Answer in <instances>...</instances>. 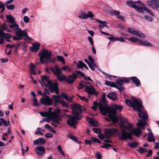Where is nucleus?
Instances as JSON below:
<instances>
[{"label": "nucleus", "mask_w": 159, "mask_h": 159, "mask_svg": "<svg viewBox=\"0 0 159 159\" xmlns=\"http://www.w3.org/2000/svg\"><path fill=\"white\" fill-rule=\"evenodd\" d=\"M70 106L74 116H67V117L69 119L67 123L68 125L76 128L75 125L78 124V120L81 119V112L85 111L86 110L84 107L77 103L72 104Z\"/></svg>", "instance_id": "f257e3e1"}, {"label": "nucleus", "mask_w": 159, "mask_h": 159, "mask_svg": "<svg viewBox=\"0 0 159 159\" xmlns=\"http://www.w3.org/2000/svg\"><path fill=\"white\" fill-rule=\"evenodd\" d=\"M41 80L40 81L41 85L48 88L49 91L53 93L55 92L57 94H59L58 84L57 80L53 81L51 80L49 77L46 75L42 76Z\"/></svg>", "instance_id": "f03ea898"}, {"label": "nucleus", "mask_w": 159, "mask_h": 159, "mask_svg": "<svg viewBox=\"0 0 159 159\" xmlns=\"http://www.w3.org/2000/svg\"><path fill=\"white\" fill-rule=\"evenodd\" d=\"M122 107L121 106L116 104H113L111 106H103L100 104L99 107V110L101 114L103 116H105L107 113L111 112L113 113L112 116L114 119L116 120L115 115L116 116L117 113L116 110L121 111L122 109Z\"/></svg>", "instance_id": "7ed1b4c3"}, {"label": "nucleus", "mask_w": 159, "mask_h": 159, "mask_svg": "<svg viewBox=\"0 0 159 159\" xmlns=\"http://www.w3.org/2000/svg\"><path fill=\"white\" fill-rule=\"evenodd\" d=\"M127 126L124 125H121L120 126L121 128L120 133L118 132V135L119 136V139L121 140L126 139H132V133L131 132H128L126 131L123 129H125L127 130H130L133 127V125L129 123Z\"/></svg>", "instance_id": "20e7f679"}, {"label": "nucleus", "mask_w": 159, "mask_h": 159, "mask_svg": "<svg viewBox=\"0 0 159 159\" xmlns=\"http://www.w3.org/2000/svg\"><path fill=\"white\" fill-rule=\"evenodd\" d=\"M39 55L40 57V61L42 63L51 61L54 63L56 59V58H54L51 61L50 60L51 52H48L46 49H43L41 52L39 53Z\"/></svg>", "instance_id": "39448f33"}, {"label": "nucleus", "mask_w": 159, "mask_h": 159, "mask_svg": "<svg viewBox=\"0 0 159 159\" xmlns=\"http://www.w3.org/2000/svg\"><path fill=\"white\" fill-rule=\"evenodd\" d=\"M131 99L132 101L128 99L125 100L126 103L133 107L134 110H138L139 105L142 103L141 100L139 99H136L134 97H131Z\"/></svg>", "instance_id": "423d86ee"}, {"label": "nucleus", "mask_w": 159, "mask_h": 159, "mask_svg": "<svg viewBox=\"0 0 159 159\" xmlns=\"http://www.w3.org/2000/svg\"><path fill=\"white\" fill-rule=\"evenodd\" d=\"M118 132V130L117 129H107L105 130V135L100 133L98 134V136L100 139H103L105 138H109L111 136H114Z\"/></svg>", "instance_id": "0eeeda50"}, {"label": "nucleus", "mask_w": 159, "mask_h": 159, "mask_svg": "<svg viewBox=\"0 0 159 159\" xmlns=\"http://www.w3.org/2000/svg\"><path fill=\"white\" fill-rule=\"evenodd\" d=\"M51 71L57 75L58 80L62 81L66 80V77L64 75L61 74V69L58 65H56L54 68H51Z\"/></svg>", "instance_id": "6e6552de"}, {"label": "nucleus", "mask_w": 159, "mask_h": 159, "mask_svg": "<svg viewBox=\"0 0 159 159\" xmlns=\"http://www.w3.org/2000/svg\"><path fill=\"white\" fill-rule=\"evenodd\" d=\"M85 92L90 95L94 94L95 96H97L98 95V93L95 90L93 86L89 82L85 84Z\"/></svg>", "instance_id": "1a4fd4ad"}, {"label": "nucleus", "mask_w": 159, "mask_h": 159, "mask_svg": "<svg viewBox=\"0 0 159 159\" xmlns=\"http://www.w3.org/2000/svg\"><path fill=\"white\" fill-rule=\"evenodd\" d=\"M128 32L140 38H144L146 37L145 35L142 32L133 28H129L128 29Z\"/></svg>", "instance_id": "9d476101"}, {"label": "nucleus", "mask_w": 159, "mask_h": 159, "mask_svg": "<svg viewBox=\"0 0 159 159\" xmlns=\"http://www.w3.org/2000/svg\"><path fill=\"white\" fill-rule=\"evenodd\" d=\"M139 106V107L138 110H135L138 112L139 116L140 118L143 120H147L148 117L147 114L145 111L140 109L141 108H143V107L142 105V104L140 105Z\"/></svg>", "instance_id": "9b49d317"}, {"label": "nucleus", "mask_w": 159, "mask_h": 159, "mask_svg": "<svg viewBox=\"0 0 159 159\" xmlns=\"http://www.w3.org/2000/svg\"><path fill=\"white\" fill-rule=\"evenodd\" d=\"M40 102L41 103L45 105L50 106L52 104L53 101L52 99L49 97L42 98L40 99Z\"/></svg>", "instance_id": "f8f14e48"}, {"label": "nucleus", "mask_w": 159, "mask_h": 159, "mask_svg": "<svg viewBox=\"0 0 159 159\" xmlns=\"http://www.w3.org/2000/svg\"><path fill=\"white\" fill-rule=\"evenodd\" d=\"M15 34L17 36H19L21 39L23 37H27V34L25 30H22L19 28L16 32Z\"/></svg>", "instance_id": "ddd939ff"}, {"label": "nucleus", "mask_w": 159, "mask_h": 159, "mask_svg": "<svg viewBox=\"0 0 159 159\" xmlns=\"http://www.w3.org/2000/svg\"><path fill=\"white\" fill-rule=\"evenodd\" d=\"M36 154L39 156H41L45 153V148L43 146H38L35 148Z\"/></svg>", "instance_id": "4468645a"}, {"label": "nucleus", "mask_w": 159, "mask_h": 159, "mask_svg": "<svg viewBox=\"0 0 159 159\" xmlns=\"http://www.w3.org/2000/svg\"><path fill=\"white\" fill-rule=\"evenodd\" d=\"M88 58L90 63V65H89V67L93 71H94V68L97 67L95 62V60L91 55H89V56Z\"/></svg>", "instance_id": "2eb2a0df"}, {"label": "nucleus", "mask_w": 159, "mask_h": 159, "mask_svg": "<svg viewBox=\"0 0 159 159\" xmlns=\"http://www.w3.org/2000/svg\"><path fill=\"white\" fill-rule=\"evenodd\" d=\"M77 76L75 73H73L72 75H69L68 77L66 79V81L69 83H73L75 80Z\"/></svg>", "instance_id": "dca6fc26"}, {"label": "nucleus", "mask_w": 159, "mask_h": 159, "mask_svg": "<svg viewBox=\"0 0 159 159\" xmlns=\"http://www.w3.org/2000/svg\"><path fill=\"white\" fill-rule=\"evenodd\" d=\"M61 111L60 110L59 108H57L55 109L53 111H51L50 113V117H54L55 118H57L59 116L61 117H61L58 115V114L60 113Z\"/></svg>", "instance_id": "f3484780"}, {"label": "nucleus", "mask_w": 159, "mask_h": 159, "mask_svg": "<svg viewBox=\"0 0 159 159\" xmlns=\"http://www.w3.org/2000/svg\"><path fill=\"white\" fill-rule=\"evenodd\" d=\"M130 81L129 80L126 78H121L118 79L116 83L117 84L119 85H122L124 83H130Z\"/></svg>", "instance_id": "a211bd4d"}, {"label": "nucleus", "mask_w": 159, "mask_h": 159, "mask_svg": "<svg viewBox=\"0 0 159 159\" xmlns=\"http://www.w3.org/2000/svg\"><path fill=\"white\" fill-rule=\"evenodd\" d=\"M51 120L52 121L53 123H51V124L55 127H57V125L60 124V122L61 120V117L59 116L58 118H55L50 117Z\"/></svg>", "instance_id": "6ab92c4d"}, {"label": "nucleus", "mask_w": 159, "mask_h": 159, "mask_svg": "<svg viewBox=\"0 0 159 159\" xmlns=\"http://www.w3.org/2000/svg\"><path fill=\"white\" fill-rule=\"evenodd\" d=\"M40 46V44L39 43H34L33 44L32 47L30 48V50L32 52H37L39 49Z\"/></svg>", "instance_id": "aec40b11"}, {"label": "nucleus", "mask_w": 159, "mask_h": 159, "mask_svg": "<svg viewBox=\"0 0 159 159\" xmlns=\"http://www.w3.org/2000/svg\"><path fill=\"white\" fill-rule=\"evenodd\" d=\"M34 144L37 145H43L46 143V141L44 139L39 138L36 140L34 141Z\"/></svg>", "instance_id": "412c9836"}, {"label": "nucleus", "mask_w": 159, "mask_h": 159, "mask_svg": "<svg viewBox=\"0 0 159 159\" xmlns=\"http://www.w3.org/2000/svg\"><path fill=\"white\" fill-rule=\"evenodd\" d=\"M131 132L132 133V134H133L137 137H139L142 133V131L138 127V128H134L132 129Z\"/></svg>", "instance_id": "4be33fe9"}, {"label": "nucleus", "mask_w": 159, "mask_h": 159, "mask_svg": "<svg viewBox=\"0 0 159 159\" xmlns=\"http://www.w3.org/2000/svg\"><path fill=\"white\" fill-rule=\"evenodd\" d=\"M107 96L109 99L113 101H116L118 98L117 95L115 92L108 93Z\"/></svg>", "instance_id": "5701e85b"}, {"label": "nucleus", "mask_w": 159, "mask_h": 159, "mask_svg": "<svg viewBox=\"0 0 159 159\" xmlns=\"http://www.w3.org/2000/svg\"><path fill=\"white\" fill-rule=\"evenodd\" d=\"M108 114H109L108 115V118H106L105 119L108 121H110L111 120L114 123H115L117 121V118L116 116L115 115V118H116V120L114 119V118L112 117V116L113 113L111 112H110Z\"/></svg>", "instance_id": "b1692460"}, {"label": "nucleus", "mask_w": 159, "mask_h": 159, "mask_svg": "<svg viewBox=\"0 0 159 159\" xmlns=\"http://www.w3.org/2000/svg\"><path fill=\"white\" fill-rule=\"evenodd\" d=\"M87 121L92 126H97L98 125L97 122L93 118H86Z\"/></svg>", "instance_id": "393cba45"}, {"label": "nucleus", "mask_w": 159, "mask_h": 159, "mask_svg": "<svg viewBox=\"0 0 159 159\" xmlns=\"http://www.w3.org/2000/svg\"><path fill=\"white\" fill-rule=\"evenodd\" d=\"M129 79L131 80L133 83L135 84L136 86H138L139 85H140V80L136 77H130Z\"/></svg>", "instance_id": "a878e982"}, {"label": "nucleus", "mask_w": 159, "mask_h": 159, "mask_svg": "<svg viewBox=\"0 0 159 159\" xmlns=\"http://www.w3.org/2000/svg\"><path fill=\"white\" fill-rule=\"evenodd\" d=\"M148 136L147 137V141L149 142H154L155 141L153 134L152 132H149L148 133Z\"/></svg>", "instance_id": "bb28decb"}, {"label": "nucleus", "mask_w": 159, "mask_h": 159, "mask_svg": "<svg viewBox=\"0 0 159 159\" xmlns=\"http://www.w3.org/2000/svg\"><path fill=\"white\" fill-rule=\"evenodd\" d=\"M139 44L142 45L148 46L151 47L153 46L150 43L148 42L147 41L145 40H139Z\"/></svg>", "instance_id": "cd10ccee"}, {"label": "nucleus", "mask_w": 159, "mask_h": 159, "mask_svg": "<svg viewBox=\"0 0 159 159\" xmlns=\"http://www.w3.org/2000/svg\"><path fill=\"white\" fill-rule=\"evenodd\" d=\"M52 97L54 101V105L55 107H57L58 105V103H60V102L61 101L58 99L60 98V97L56 95H53Z\"/></svg>", "instance_id": "c85d7f7f"}, {"label": "nucleus", "mask_w": 159, "mask_h": 159, "mask_svg": "<svg viewBox=\"0 0 159 159\" xmlns=\"http://www.w3.org/2000/svg\"><path fill=\"white\" fill-rule=\"evenodd\" d=\"M9 26L11 29H12L14 31L16 32L19 28L18 25L16 24L15 22H14V23L12 24V25H9Z\"/></svg>", "instance_id": "c756f323"}, {"label": "nucleus", "mask_w": 159, "mask_h": 159, "mask_svg": "<svg viewBox=\"0 0 159 159\" xmlns=\"http://www.w3.org/2000/svg\"><path fill=\"white\" fill-rule=\"evenodd\" d=\"M95 20L101 24V25H102L104 27H106L108 29L109 28V26L107 25V23L106 21H103L97 19H95Z\"/></svg>", "instance_id": "7c9ffc66"}, {"label": "nucleus", "mask_w": 159, "mask_h": 159, "mask_svg": "<svg viewBox=\"0 0 159 159\" xmlns=\"http://www.w3.org/2000/svg\"><path fill=\"white\" fill-rule=\"evenodd\" d=\"M155 0H151L147 1L146 4L148 6L154 9Z\"/></svg>", "instance_id": "2f4dec72"}, {"label": "nucleus", "mask_w": 159, "mask_h": 159, "mask_svg": "<svg viewBox=\"0 0 159 159\" xmlns=\"http://www.w3.org/2000/svg\"><path fill=\"white\" fill-rule=\"evenodd\" d=\"M146 120H139V122L137 124V127L140 126H145V125L147 124Z\"/></svg>", "instance_id": "473e14b6"}, {"label": "nucleus", "mask_w": 159, "mask_h": 159, "mask_svg": "<svg viewBox=\"0 0 159 159\" xmlns=\"http://www.w3.org/2000/svg\"><path fill=\"white\" fill-rule=\"evenodd\" d=\"M6 17L9 23L13 24L15 22L13 18L11 15H7Z\"/></svg>", "instance_id": "72a5a7b5"}, {"label": "nucleus", "mask_w": 159, "mask_h": 159, "mask_svg": "<svg viewBox=\"0 0 159 159\" xmlns=\"http://www.w3.org/2000/svg\"><path fill=\"white\" fill-rule=\"evenodd\" d=\"M106 96V94L105 93H104L102 95V98L101 100L100 103H99V107H100V104H102V105L103 106H107L105 104L107 103V101L105 100V97Z\"/></svg>", "instance_id": "f704fd0d"}, {"label": "nucleus", "mask_w": 159, "mask_h": 159, "mask_svg": "<svg viewBox=\"0 0 159 159\" xmlns=\"http://www.w3.org/2000/svg\"><path fill=\"white\" fill-rule=\"evenodd\" d=\"M136 151L140 154H143L147 152V150L146 148L141 147H139V148L136 149Z\"/></svg>", "instance_id": "c9c22d12"}, {"label": "nucleus", "mask_w": 159, "mask_h": 159, "mask_svg": "<svg viewBox=\"0 0 159 159\" xmlns=\"http://www.w3.org/2000/svg\"><path fill=\"white\" fill-rule=\"evenodd\" d=\"M135 3H136L135 2H134L131 0H129L126 2V4L131 7L134 8L136 5Z\"/></svg>", "instance_id": "e433bc0d"}, {"label": "nucleus", "mask_w": 159, "mask_h": 159, "mask_svg": "<svg viewBox=\"0 0 159 159\" xmlns=\"http://www.w3.org/2000/svg\"><path fill=\"white\" fill-rule=\"evenodd\" d=\"M1 28L3 30H6L7 32H11V30L7 27L5 23L2 24L1 26Z\"/></svg>", "instance_id": "4c0bfd02"}, {"label": "nucleus", "mask_w": 159, "mask_h": 159, "mask_svg": "<svg viewBox=\"0 0 159 159\" xmlns=\"http://www.w3.org/2000/svg\"><path fill=\"white\" fill-rule=\"evenodd\" d=\"M105 84L107 86H110L111 87H116V84L113 82L109 81L107 80L106 81Z\"/></svg>", "instance_id": "58836bf2"}, {"label": "nucleus", "mask_w": 159, "mask_h": 159, "mask_svg": "<svg viewBox=\"0 0 159 159\" xmlns=\"http://www.w3.org/2000/svg\"><path fill=\"white\" fill-rule=\"evenodd\" d=\"M139 145V143L137 142H134L133 143H128V146L130 148H136Z\"/></svg>", "instance_id": "ea45409f"}, {"label": "nucleus", "mask_w": 159, "mask_h": 159, "mask_svg": "<svg viewBox=\"0 0 159 159\" xmlns=\"http://www.w3.org/2000/svg\"><path fill=\"white\" fill-rule=\"evenodd\" d=\"M60 103L63 107H69V104L62 100H61Z\"/></svg>", "instance_id": "a19ab883"}, {"label": "nucleus", "mask_w": 159, "mask_h": 159, "mask_svg": "<svg viewBox=\"0 0 159 159\" xmlns=\"http://www.w3.org/2000/svg\"><path fill=\"white\" fill-rule=\"evenodd\" d=\"M84 64L82 61H79L77 62V68H81L84 67V66L85 65Z\"/></svg>", "instance_id": "79ce46f5"}, {"label": "nucleus", "mask_w": 159, "mask_h": 159, "mask_svg": "<svg viewBox=\"0 0 159 159\" xmlns=\"http://www.w3.org/2000/svg\"><path fill=\"white\" fill-rule=\"evenodd\" d=\"M78 17L80 18L83 19H87L86 14L84 12H81L79 15Z\"/></svg>", "instance_id": "37998d69"}, {"label": "nucleus", "mask_w": 159, "mask_h": 159, "mask_svg": "<svg viewBox=\"0 0 159 159\" xmlns=\"http://www.w3.org/2000/svg\"><path fill=\"white\" fill-rule=\"evenodd\" d=\"M136 3H138L140 5V7L142 9H143L145 11V8H147V7H146L145 5L144 4H143V2L140 1H137L135 2Z\"/></svg>", "instance_id": "c03bdc74"}, {"label": "nucleus", "mask_w": 159, "mask_h": 159, "mask_svg": "<svg viewBox=\"0 0 159 159\" xmlns=\"http://www.w3.org/2000/svg\"><path fill=\"white\" fill-rule=\"evenodd\" d=\"M57 149L58 151L60 152V154L63 157H65V154L63 151L62 149L61 148V145H58L57 146Z\"/></svg>", "instance_id": "a18cd8bd"}, {"label": "nucleus", "mask_w": 159, "mask_h": 159, "mask_svg": "<svg viewBox=\"0 0 159 159\" xmlns=\"http://www.w3.org/2000/svg\"><path fill=\"white\" fill-rule=\"evenodd\" d=\"M144 18L146 20L149 22H152L153 20V17L148 15H145Z\"/></svg>", "instance_id": "49530a36"}, {"label": "nucleus", "mask_w": 159, "mask_h": 159, "mask_svg": "<svg viewBox=\"0 0 159 159\" xmlns=\"http://www.w3.org/2000/svg\"><path fill=\"white\" fill-rule=\"evenodd\" d=\"M57 58L58 61L61 62L62 64H65V60L64 57L63 56L61 55L58 56H57Z\"/></svg>", "instance_id": "de8ad7c7"}, {"label": "nucleus", "mask_w": 159, "mask_h": 159, "mask_svg": "<svg viewBox=\"0 0 159 159\" xmlns=\"http://www.w3.org/2000/svg\"><path fill=\"white\" fill-rule=\"evenodd\" d=\"M20 43H19L16 44H13L12 45H9V44H7V47H9L10 48H14L16 50L17 48H18L19 45H20Z\"/></svg>", "instance_id": "09e8293b"}, {"label": "nucleus", "mask_w": 159, "mask_h": 159, "mask_svg": "<svg viewBox=\"0 0 159 159\" xmlns=\"http://www.w3.org/2000/svg\"><path fill=\"white\" fill-rule=\"evenodd\" d=\"M33 105L34 107H38L40 106V104L38 102L37 99L36 98H34L33 100Z\"/></svg>", "instance_id": "8fccbe9b"}, {"label": "nucleus", "mask_w": 159, "mask_h": 159, "mask_svg": "<svg viewBox=\"0 0 159 159\" xmlns=\"http://www.w3.org/2000/svg\"><path fill=\"white\" fill-rule=\"evenodd\" d=\"M98 106L99 107V104L97 101H95L93 102V106L91 107V108L93 110L96 111L97 109V107Z\"/></svg>", "instance_id": "3c124183"}, {"label": "nucleus", "mask_w": 159, "mask_h": 159, "mask_svg": "<svg viewBox=\"0 0 159 159\" xmlns=\"http://www.w3.org/2000/svg\"><path fill=\"white\" fill-rule=\"evenodd\" d=\"M126 39L134 43H135L139 42V40L137 38H136L134 37H131L128 39Z\"/></svg>", "instance_id": "603ef678"}, {"label": "nucleus", "mask_w": 159, "mask_h": 159, "mask_svg": "<svg viewBox=\"0 0 159 159\" xmlns=\"http://www.w3.org/2000/svg\"><path fill=\"white\" fill-rule=\"evenodd\" d=\"M145 11H146L147 13H148L152 16L155 17L154 14H153L152 11L151 10L148 9V7L145 8Z\"/></svg>", "instance_id": "864d4df0"}, {"label": "nucleus", "mask_w": 159, "mask_h": 159, "mask_svg": "<svg viewBox=\"0 0 159 159\" xmlns=\"http://www.w3.org/2000/svg\"><path fill=\"white\" fill-rule=\"evenodd\" d=\"M87 83H85L84 82H82L80 83L79 85V87L78 88L79 89H80L84 88V87H85V84H87Z\"/></svg>", "instance_id": "5fc2aeb1"}, {"label": "nucleus", "mask_w": 159, "mask_h": 159, "mask_svg": "<svg viewBox=\"0 0 159 159\" xmlns=\"http://www.w3.org/2000/svg\"><path fill=\"white\" fill-rule=\"evenodd\" d=\"M115 87L117 88V89H118L120 92H121L122 91H123L124 90V88L121 85H119L118 84H116V87Z\"/></svg>", "instance_id": "6e6d98bb"}, {"label": "nucleus", "mask_w": 159, "mask_h": 159, "mask_svg": "<svg viewBox=\"0 0 159 159\" xmlns=\"http://www.w3.org/2000/svg\"><path fill=\"white\" fill-rule=\"evenodd\" d=\"M86 16L87 19L88 18H91L94 16L93 14L91 11H89L86 14Z\"/></svg>", "instance_id": "4d7b16f0"}, {"label": "nucleus", "mask_w": 159, "mask_h": 159, "mask_svg": "<svg viewBox=\"0 0 159 159\" xmlns=\"http://www.w3.org/2000/svg\"><path fill=\"white\" fill-rule=\"evenodd\" d=\"M78 97L79 98H80V99L86 102H88L89 101V100L88 98L85 97L84 96H81L80 95H78Z\"/></svg>", "instance_id": "13d9d810"}, {"label": "nucleus", "mask_w": 159, "mask_h": 159, "mask_svg": "<svg viewBox=\"0 0 159 159\" xmlns=\"http://www.w3.org/2000/svg\"><path fill=\"white\" fill-rule=\"evenodd\" d=\"M103 145L102 146H101V147L103 148H105L106 149H109L108 147H110L111 145L110 144L103 143Z\"/></svg>", "instance_id": "bf43d9fd"}, {"label": "nucleus", "mask_w": 159, "mask_h": 159, "mask_svg": "<svg viewBox=\"0 0 159 159\" xmlns=\"http://www.w3.org/2000/svg\"><path fill=\"white\" fill-rule=\"evenodd\" d=\"M39 113L42 117H47L49 115L48 113L47 112H40Z\"/></svg>", "instance_id": "052dcab7"}, {"label": "nucleus", "mask_w": 159, "mask_h": 159, "mask_svg": "<svg viewBox=\"0 0 159 159\" xmlns=\"http://www.w3.org/2000/svg\"><path fill=\"white\" fill-rule=\"evenodd\" d=\"M68 137L69 138L71 139L72 140H73L75 141H77V139L75 136H73V135L71 134H69L68 135Z\"/></svg>", "instance_id": "680f3d73"}, {"label": "nucleus", "mask_w": 159, "mask_h": 159, "mask_svg": "<svg viewBox=\"0 0 159 159\" xmlns=\"http://www.w3.org/2000/svg\"><path fill=\"white\" fill-rule=\"evenodd\" d=\"M61 69L62 70L68 72H70L71 71V69L69 67L67 66H64Z\"/></svg>", "instance_id": "e2e57ef3"}, {"label": "nucleus", "mask_w": 159, "mask_h": 159, "mask_svg": "<svg viewBox=\"0 0 159 159\" xmlns=\"http://www.w3.org/2000/svg\"><path fill=\"white\" fill-rule=\"evenodd\" d=\"M92 141L95 143H101V141L95 137H92Z\"/></svg>", "instance_id": "0e129e2a"}, {"label": "nucleus", "mask_w": 159, "mask_h": 159, "mask_svg": "<svg viewBox=\"0 0 159 159\" xmlns=\"http://www.w3.org/2000/svg\"><path fill=\"white\" fill-rule=\"evenodd\" d=\"M154 9L159 8V1L155 0Z\"/></svg>", "instance_id": "69168bd1"}, {"label": "nucleus", "mask_w": 159, "mask_h": 159, "mask_svg": "<svg viewBox=\"0 0 159 159\" xmlns=\"http://www.w3.org/2000/svg\"><path fill=\"white\" fill-rule=\"evenodd\" d=\"M108 39L110 40L111 41H118V38L115 37H110L108 38Z\"/></svg>", "instance_id": "338daca9"}, {"label": "nucleus", "mask_w": 159, "mask_h": 159, "mask_svg": "<svg viewBox=\"0 0 159 159\" xmlns=\"http://www.w3.org/2000/svg\"><path fill=\"white\" fill-rule=\"evenodd\" d=\"M96 157L98 159H101L102 157V155L101 153L99 152H97L95 154Z\"/></svg>", "instance_id": "774afa93"}]
</instances>
